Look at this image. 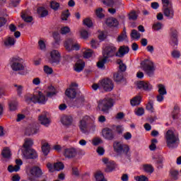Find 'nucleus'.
<instances>
[{
    "instance_id": "f257e3e1",
    "label": "nucleus",
    "mask_w": 181,
    "mask_h": 181,
    "mask_svg": "<svg viewBox=\"0 0 181 181\" xmlns=\"http://www.w3.org/2000/svg\"><path fill=\"white\" fill-rule=\"evenodd\" d=\"M165 139L169 149H175L179 146L180 142L179 136L176 135L173 130L169 129L167 131L165 134Z\"/></svg>"
},
{
    "instance_id": "f03ea898",
    "label": "nucleus",
    "mask_w": 181,
    "mask_h": 181,
    "mask_svg": "<svg viewBox=\"0 0 181 181\" xmlns=\"http://www.w3.org/2000/svg\"><path fill=\"white\" fill-rule=\"evenodd\" d=\"M103 56L104 59L97 63V66L99 69H103V67H104V64L107 63V59L117 56V47L114 45L106 46L104 49Z\"/></svg>"
},
{
    "instance_id": "7ed1b4c3",
    "label": "nucleus",
    "mask_w": 181,
    "mask_h": 181,
    "mask_svg": "<svg viewBox=\"0 0 181 181\" xmlns=\"http://www.w3.org/2000/svg\"><path fill=\"white\" fill-rule=\"evenodd\" d=\"M93 90L96 91V90L103 88L105 91H112L114 90V83L112 80L109 78H105L100 81L98 83H94L92 86Z\"/></svg>"
},
{
    "instance_id": "20e7f679",
    "label": "nucleus",
    "mask_w": 181,
    "mask_h": 181,
    "mask_svg": "<svg viewBox=\"0 0 181 181\" xmlns=\"http://www.w3.org/2000/svg\"><path fill=\"white\" fill-rule=\"evenodd\" d=\"M112 107H114V99L110 97H105L98 102V108L103 112H108V110Z\"/></svg>"
},
{
    "instance_id": "39448f33",
    "label": "nucleus",
    "mask_w": 181,
    "mask_h": 181,
    "mask_svg": "<svg viewBox=\"0 0 181 181\" xmlns=\"http://www.w3.org/2000/svg\"><path fill=\"white\" fill-rule=\"evenodd\" d=\"M113 149L117 155H128L129 146L119 141H115L113 143Z\"/></svg>"
},
{
    "instance_id": "423d86ee",
    "label": "nucleus",
    "mask_w": 181,
    "mask_h": 181,
    "mask_svg": "<svg viewBox=\"0 0 181 181\" xmlns=\"http://www.w3.org/2000/svg\"><path fill=\"white\" fill-rule=\"evenodd\" d=\"M26 173L30 181H35L36 177H40L43 175V172L39 166H33L29 170H27Z\"/></svg>"
},
{
    "instance_id": "0eeeda50",
    "label": "nucleus",
    "mask_w": 181,
    "mask_h": 181,
    "mask_svg": "<svg viewBox=\"0 0 181 181\" xmlns=\"http://www.w3.org/2000/svg\"><path fill=\"white\" fill-rule=\"evenodd\" d=\"M26 103H38L39 104H46V101H47V98L42 92H38V96L36 95H30L25 98Z\"/></svg>"
},
{
    "instance_id": "6e6552de",
    "label": "nucleus",
    "mask_w": 181,
    "mask_h": 181,
    "mask_svg": "<svg viewBox=\"0 0 181 181\" xmlns=\"http://www.w3.org/2000/svg\"><path fill=\"white\" fill-rule=\"evenodd\" d=\"M23 59L19 57H13L10 59L11 69H25L26 66L23 64Z\"/></svg>"
},
{
    "instance_id": "1a4fd4ad",
    "label": "nucleus",
    "mask_w": 181,
    "mask_h": 181,
    "mask_svg": "<svg viewBox=\"0 0 181 181\" xmlns=\"http://www.w3.org/2000/svg\"><path fill=\"white\" fill-rule=\"evenodd\" d=\"M102 136L107 141H114L115 139V133L112 129L105 127L102 130Z\"/></svg>"
},
{
    "instance_id": "9d476101",
    "label": "nucleus",
    "mask_w": 181,
    "mask_h": 181,
    "mask_svg": "<svg viewBox=\"0 0 181 181\" xmlns=\"http://www.w3.org/2000/svg\"><path fill=\"white\" fill-rule=\"evenodd\" d=\"M23 156L25 159H37L38 155L36 150L33 148H28L22 151Z\"/></svg>"
},
{
    "instance_id": "9b49d317",
    "label": "nucleus",
    "mask_w": 181,
    "mask_h": 181,
    "mask_svg": "<svg viewBox=\"0 0 181 181\" xmlns=\"http://www.w3.org/2000/svg\"><path fill=\"white\" fill-rule=\"evenodd\" d=\"M77 148L71 147L65 148L64 150L63 155L67 159H73L74 158H76V156H77Z\"/></svg>"
},
{
    "instance_id": "f8f14e48",
    "label": "nucleus",
    "mask_w": 181,
    "mask_h": 181,
    "mask_svg": "<svg viewBox=\"0 0 181 181\" xmlns=\"http://www.w3.org/2000/svg\"><path fill=\"white\" fill-rule=\"evenodd\" d=\"M73 87L78 88V84L76 83H71L70 88L66 89L65 94L66 97H69V98H76V95H77V91L76 88Z\"/></svg>"
},
{
    "instance_id": "ddd939ff",
    "label": "nucleus",
    "mask_w": 181,
    "mask_h": 181,
    "mask_svg": "<svg viewBox=\"0 0 181 181\" xmlns=\"http://www.w3.org/2000/svg\"><path fill=\"white\" fill-rule=\"evenodd\" d=\"M170 45L173 46V47L177 49V30L175 28H171L170 29Z\"/></svg>"
},
{
    "instance_id": "4468645a",
    "label": "nucleus",
    "mask_w": 181,
    "mask_h": 181,
    "mask_svg": "<svg viewBox=\"0 0 181 181\" xmlns=\"http://www.w3.org/2000/svg\"><path fill=\"white\" fill-rule=\"evenodd\" d=\"M23 165V162L21 159L16 160V165H8V170L10 173L13 172H19L21 170V166Z\"/></svg>"
},
{
    "instance_id": "2eb2a0df",
    "label": "nucleus",
    "mask_w": 181,
    "mask_h": 181,
    "mask_svg": "<svg viewBox=\"0 0 181 181\" xmlns=\"http://www.w3.org/2000/svg\"><path fill=\"white\" fill-rule=\"evenodd\" d=\"M51 58L49 59V63H59L60 62V53L59 51L54 49L50 53Z\"/></svg>"
},
{
    "instance_id": "dca6fc26",
    "label": "nucleus",
    "mask_w": 181,
    "mask_h": 181,
    "mask_svg": "<svg viewBox=\"0 0 181 181\" xmlns=\"http://www.w3.org/2000/svg\"><path fill=\"white\" fill-rule=\"evenodd\" d=\"M129 53V47L122 45L120 46L118 51L116 52L117 57L122 58L125 54H128Z\"/></svg>"
},
{
    "instance_id": "f3484780",
    "label": "nucleus",
    "mask_w": 181,
    "mask_h": 181,
    "mask_svg": "<svg viewBox=\"0 0 181 181\" xmlns=\"http://www.w3.org/2000/svg\"><path fill=\"white\" fill-rule=\"evenodd\" d=\"M137 87L139 90H144V91H151L153 87L149 83V82H145L144 81H141L137 83Z\"/></svg>"
},
{
    "instance_id": "a211bd4d",
    "label": "nucleus",
    "mask_w": 181,
    "mask_h": 181,
    "mask_svg": "<svg viewBox=\"0 0 181 181\" xmlns=\"http://www.w3.org/2000/svg\"><path fill=\"white\" fill-rule=\"evenodd\" d=\"M163 12L167 18H170L172 19V18L175 16V10H173V6L163 8Z\"/></svg>"
},
{
    "instance_id": "6ab92c4d",
    "label": "nucleus",
    "mask_w": 181,
    "mask_h": 181,
    "mask_svg": "<svg viewBox=\"0 0 181 181\" xmlns=\"http://www.w3.org/2000/svg\"><path fill=\"white\" fill-rule=\"evenodd\" d=\"M90 119V117L85 116L82 118V119L80 121L79 128L83 134L85 132H87V121Z\"/></svg>"
},
{
    "instance_id": "aec40b11",
    "label": "nucleus",
    "mask_w": 181,
    "mask_h": 181,
    "mask_svg": "<svg viewBox=\"0 0 181 181\" xmlns=\"http://www.w3.org/2000/svg\"><path fill=\"white\" fill-rule=\"evenodd\" d=\"M124 71H125V69L115 73L113 74L114 81H115L116 83H121V81L124 80Z\"/></svg>"
},
{
    "instance_id": "412c9836",
    "label": "nucleus",
    "mask_w": 181,
    "mask_h": 181,
    "mask_svg": "<svg viewBox=\"0 0 181 181\" xmlns=\"http://www.w3.org/2000/svg\"><path fill=\"white\" fill-rule=\"evenodd\" d=\"M38 121L42 125H44L45 127H48L50 125V119L47 118L46 115H40L38 117Z\"/></svg>"
},
{
    "instance_id": "4be33fe9",
    "label": "nucleus",
    "mask_w": 181,
    "mask_h": 181,
    "mask_svg": "<svg viewBox=\"0 0 181 181\" xmlns=\"http://www.w3.org/2000/svg\"><path fill=\"white\" fill-rule=\"evenodd\" d=\"M141 66L143 67V69H154L155 64L152 61H150L148 59H144V61H141Z\"/></svg>"
},
{
    "instance_id": "5701e85b",
    "label": "nucleus",
    "mask_w": 181,
    "mask_h": 181,
    "mask_svg": "<svg viewBox=\"0 0 181 181\" xmlns=\"http://www.w3.org/2000/svg\"><path fill=\"white\" fill-rule=\"evenodd\" d=\"M45 93L47 94V97H49V98H52L54 95H56L57 94V91H56V88H54L53 86H49L45 90Z\"/></svg>"
},
{
    "instance_id": "b1692460",
    "label": "nucleus",
    "mask_w": 181,
    "mask_h": 181,
    "mask_svg": "<svg viewBox=\"0 0 181 181\" xmlns=\"http://www.w3.org/2000/svg\"><path fill=\"white\" fill-rule=\"evenodd\" d=\"M105 23L107 26H108L109 28H112V26H118V20H117V18H109L106 19Z\"/></svg>"
},
{
    "instance_id": "393cba45",
    "label": "nucleus",
    "mask_w": 181,
    "mask_h": 181,
    "mask_svg": "<svg viewBox=\"0 0 181 181\" xmlns=\"http://www.w3.org/2000/svg\"><path fill=\"white\" fill-rule=\"evenodd\" d=\"M41 149L42 151V153L45 155V156H47L50 152V145H49V143L47 142H43L42 141V147Z\"/></svg>"
},
{
    "instance_id": "a878e982",
    "label": "nucleus",
    "mask_w": 181,
    "mask_h": 181,
    "mask_svg": "<svg viewBox=\"0 0 181 181\" xmlns=\"http://www.w3.org/2000/svg\"><path fill=\"white\" fill-rule=\"evenodd\" d=\"M75 42H76V40H74L73 38H69L66 40L64 43V46L65 49L68 52H70L71 50V47L73 46V44L75 43Z\"/></svg>"
},
{
    "instance_id": "bb28decb",
    "label": "nucleus",
    "mask_w": 181,
    "mask_h": 181,
    "mask_svg": "<svg viewBox=\"0 0 181 181\" xmlns=\"http://www.w3.org/2000/svg\"><path fill=\"white\" fill-rule=\"evenodd\" d=\"M39 133V128L37 127H28L25 130V135L30 136V135H36Z\"/></svg>"
},
{
    "instance_id": "cd10ccee",
    "label": "nucleus",
    "mask_w": 181,
    "mask_h": 181,
    "mask_svg": "<svg viewBox=\"0 0 181 181\" xmlns=\"http://www.w3.org/2000/svg\"><path fill=\"white\" fill-rule=\"evenodd\" d=\"M84 104V98H78L73 103V107H76V108H80V107H83Z\"/></svg>"
},
{
    "instance_id": "c85d7f7f",
    "label": "nucleus",
    "mask_w": 181,
    "mask_h": 181,
    "mask_svg": "<svg viewBox=\"0 0 181 181\" xmlns=\"http://www.w3.org/2000/svg\"><path fill=\"white\" fill-rule=\"evenodd\" d=\"M141 101H142V96L136 95L131 100L130 104L132 107H135L136 105H139Z\"/></svg>"
},
{
    "instance_id": "c756f323",
    "label": "nucleus",
    "mask_w": 181,
    "mask_h": 181,
    "mask_svg": "<svg viewBox=\"0 0 181 181\" xmlns=\"http://www.w3.org/2000/svg\"><path fill=\"white\" fill-rule=\"evenodd\" d=\"M61 122L63 125H71L73 118L71 116H64L61 119Z\"/></svg>"
},
{
    "instance_id": "7c9ffc66",
    "label": "nucleus",
    "mask_w": 181,
    "mask_h": 181,
    "mask_svg": "<svg viewBox=\"0 0 181 181\" xmlns=\"http://www.w3.org/2000/svg\"><path fill=\"white\" fill-rule=\"evenodd\" d=\"M18 101L16 100H10L8 102V110L9 111H16L18 110Z\"/></svg>"
},
{
    "instance_id": "2f4dec72",
    "label": "nucleus",
    "mask_w": 181,
    "mask_h": 181,
    "mask_svg": "<svg viewBox=\"0 0 181 181\" xmlns=\"http://www.w3.org/2000/svg\"><path fill=\"white\" fill-rule=\"evenodd\" d=\"M15 38L12 37H8L5 40H4V45L6 47H10V46H13L15 45Z\"/></svg>"
},
{
    "instance_id": "473e14b6",
    "label": "nucleus",
    "mask_w": 181,
    "mask_h": 181,
    "mask_svg": "<svg viewBox=\"0 0 181 181\" xmlns=\"http://www.w3.org/2000/svg\"><path fill=\"white\" fill-rule=\"evenodd\" d=\"M37 13L40 15V18H45L49 15V11L44 7H40L37 8Z\"/></svg>"
},
{
    "instance_id": "72a5a7b5",
    "label": "nucleus",
    "mask_w": 181,
    "mask_h": 181,
    "mask_svg": "<svg viewBox=\"0 0 181 181\" xmlns=\"http://www.w3.org/2000/svg\"><path fill=\"white\" fill-rule=\"evenodd\" d=\"M13 87L15 88L18 97H21L22 94H23V86L14 83Z\"/></svg>"
},
{
    "instance_id": "f704fd0d",
    "label": "nucleus",
    "mask_w": 181,
    "mask_h": 181,
    "mask_svg": "<svg viewBox=\"0 0 181 181\" xmlns=\"http://www.w3.org/2000/svg\"><path fill=\"white\" fill-rule=\"evenodd\" d=\"M23 146V148H25V149H29V148H30V146H33V139H25Z\"/></svg>"
},
{
    "instance_id": "c9c22d12",
    "label": "nucleus",
    "mask_w": 181,
    "mask_h": 181,
    "mask_svg": "<svg viewBox=\"0 0 181 181\" xmlns=\"http://www.w3.org/2000/svg\"><path fill=\"white\" fill-rule=\"evenodd\" d=\"M14 74H20L21 76H26L28 69H13Z\"/></svg>"
},
{
    "instance_id": "e433bc0d",
    "label": "nucleus",
    "mask_w": 181,
    "mask_h": 181,
    "mask_svg": "<svg viewBox=\"0 0 181 181\" xmlns=\"http://www.w3.org/2000/svg\"><path fill=\"white\" fill-rule=\"evenodd\" d=\"M95 177L97 181H106L104 177V174L101 171H97L95 174Z\"/></svg>"
},
{
    "instance_id": "4c0bfd02",
    "label": "nucleus",
    "mask_w": 181,
    "mask_h": 181,
    "mask_svg": "<svg viewBox=\"0 0 181 181\" xmlns=\"http://www.w3.org/2000/svg\"><path fill=\"white\" fill-rule=\"evenodd\" d=\"M85 66H86V62H84V61L81 59H79L75 64L74 69H84Z\"/></svg>"
},
{
    "instance_id": "58836bf2",
    "label": "nucleus",
    "mask_w": 181,
    "mask_h": 181,
    "mask_svg": "<svg viewBox=\"0 0 181 181\" xmlns=\"http://www.w3.org/2000/svg\"><path fill=\"white\" fill-rule=\"evenodd\" d=\"M21 18L24 22L30 23L33 21V17L28 16L26 13H22Z\"/></svg>"
},
{
    "instance_id": "ea45409f",
    "label": "nucleus",
    "mask_w": 181,
    "mask_h": 181,
    "mask_svg": "<svg viewBox=\"0 0 181 181\" xmlns=\"http://www.w3.org/2000/svg\"><path fill=\"white\" fill-rule=\"evenodd\" d=\"M114 169H115V163L114 161H110V163H108L107 165L105 172H107V173L112 172Z\"/></svg>"
},
{
    "instance_id": "a19ab883",
    "label": "nucleus",
    "mask_w": 181,
    "mask_h": 181,
    "mask_svg": "<svg viewBox=\"0 0 181 181\" xmlns=\"http://www.w3.org/2000/svg\"><path fill=\"white\" fill-rule=\"evenodd\" d=\"M104 9L103 8H98L95 10V15L100 19H103V18L105 17V15L103 13Z\"/></svg>"
},
{
    "instance_id": "79ce46f5",
    "label": "nucleus",
    "mask_w": 181,
    "mask_h": 181,
    "mask_svg": "<svg viewBox=\"0 0 181 181\" xmlns=\"http://www.w3.org/2000/svg\"><path fill=\"white\" fill-rule=\"evenodd\" d=\"M179 107L175 106L172 113L173 119H177L179 118Z\"/></svg>"
},
{
    "instance_id": "37998d69",
    "label": "nucleus",
    "mask_w": 181,
    "mask_h": 181,
    "mask_svg": "<svg viewBox=\"0 0 181 181\" xmlns=\"http://www.w3.org/2000/svg\"><path fill=\"white\" fill-rule=\"evenodd\" d=\"M127 37V30L125 28L123 30V32L119 35L117 37V42H122L125 40V39Z\"/></svg>"
},
{
    "instance_id": "c03bdc74",
    "label": "nucleus",
    "mask_w": 181,
    "mask_h": 181,
    "mask_svg": "<svg viewBox=\"0 0 181 181\" xmlns=\"http://www.w3.org/2000/svg\"><path fill=\"white\" fill-rule=\"evenodd\" d=\"M54 170H63L64 169V164L62 162L55 163L54 164Z\"/></svg>"
},
{
    "instance_id": "a18cd8bd",
    "label": "nucleus",
    "mask_w": 181,
    "mask_h": 181,
    "mask_svg": "<svg viewBox=\"0 0 181 181\" xmlns=\"http://www.w3.org/2000/svg\"><path fill=\"white\" fill-rule=\"evenodd\" d=\"M158 94H161L163 95H166L168 94V92L166 91V88H165V86L162 84L158 85Z\"/></svg>"
},
{
    "instance_id": "49530a36",
    "label": "nucleus",
    "mask_w": 181,
    "mask_h": 181,
    "mask_svg": "<svg viewBox=\"0 0 181 181\" xmlns=\"http://www.w3.org/2000/svg\"><path fill=\"white\" fill-rule=\"evenodd\" d=\"M3 158H11V150L8 148H4L2 151Z\"/></svg>"
},
{
    "instance_id": "de8ad7c7",
    "label": "nucleus",
    "mask_w": 181,
    "mask_h": 181,
    "mask_svg": "<svg viewBox=\"0 0 181 181\" xmlns=\"http://www.w3.org/2000/svg\"><path fill=\"white\" fill-rule=\"evenodd\" d=\"M129 21H136L138 19V15H136V11H132L129 13Z\"/></svg>"
},
{
    "instance_id": "09e8293b",
    "label": "nucleus",
    "mask_w": 181,
    "mask_h": 181,
    "mask_svg": "<svg viewBox=\"0 0 181 181\" xmlns=\"http://www.w3.org/2000/svg\"><path fill=\"white\" fill-rule=\"evenodd\" d=\"M144 170L147 173H153V170H155V169L153 168V166H152L151 165H144Z\"/></svg>"
},
{
    "instance_id": "8fccbe9b",
    "label": "nucleus",
    "mask_w": 181,
    "mask_h": 181,
    "mask_svg": "<svg viewBox=\"0 0 181 181\" xmlns=\"http://www.w3.org/2000/svg\"><path fill=\"white\" fill-rule=\"evenodd\" d=\"M130 35L132 39H139L141 37V33H138L136 30H132Z\"/></svg>"
},
{
    "instance_id": "3c124183",
    "label": "nucleus",
    "mask_w": 181,
    "mask_h": 181,
    "mask_svg": "<svg viewBox=\"0 0 181 181\" xmlns=\"http://www.w3.org/2000/svg\"><path fill=\"white\" fill-rule=\"evenodd\" d=\"M102 2L104 5L106 6H108L109 8H113L114 7V0H102Z\"/></svg>"
},
{
    "instance_id": "603ef678",
    "label": "nucleus",
    "mask_w": 181,
    "mask_h": 181,
    "mask_svg": "<svg viewBox=\"0 0 181 181\" xmlns=\"http://www.w3.org/2000/svg\"><path fill=\"white\" fill-rule=\"evenodd\" d=\"M84 59H90L93 56V50L91 49H87L85 52H83V54Z\"/></svg>"
},
{
    "instance_id": "864d4df0",
    "label": "nucleus",
    "mask_w": 181,
    "mask_h": 181,
    "mask_svg": "<svg viewBox=\"0 0 181 181\" xmlns=\"http://www.w3.org/2000/svg\"><path fill=\"white\" fill-rule=\"evenodd\" d=\"M146 108L148 111H150V112H153V100H149Z\"/></svg>"
},
{
    "instance_id": "5fc2aeb1",
    "label": "nucleus",
    "mask_w": 181,
    "mask_h": 181,
    "mask_svg": "<svg viewBox=\"0 0 181 181\" xmlns=\"http://www.w3.org/2000/svg\"><path fill=\"white\" fill-rule=\"evenodd\" d=\"M144 73L148 76V77H152L155 74V69H144Z\"/></svg>"
},
{
    "instance_id": "6e6d98bb",
    "label": "nucleus",
    "mask_w": 181,
    "mask_h": 181,
    "mask_svg": "<svg viewBox=\"0 0 181 181\" xmlns=\"http://www.w3.org/2000/svg\"><path fill=\"white\" fill-rule=\"evenodd\" d=\"M50 6L52 9H54V11H57V9H59L60 7V4L57 1H52L50 2Z\"/></svg>"
},
{
    "instance_id": "4d7b16f0",
    "label": "nucleus",
    "mask_w": 181,
    "mask_h": 181,
    "mask_svg": "<svg viewBox=\"0 0 181 181\" xmlns=\"http://www.w3.org/2000/svg\"><path fill=\"white\" fill-rule=\"evenodd\" d=\"M69 16H70V12L69 11V10H66L62 12V14L61 16V19L62 21H67V18H69Z\"/></svg>"
},
{
    "instance_id": "13d9d810",
    "label": "nucleus",
    "mask_w": 181,
    "mask_h": 181,
    "mask_svg": "<svg viewBox=\"0 0 181 181\" xmlns=\"http://www.w3.org/2000/svg\"><path fill=\"white\" fill-rule=\"evenodd\" d=\"M135 114L138 117H141V115H144L145 114V110H144V107H139L135 110Z\"/></svg>"
},
{
    "instance_id": "bf43d9fd",
    "label": "nucleus",
    "mask_w": 181,
    "mask_h": 181,
    "mask_svg": "<svg viewBox=\"0 0 181 181\" xmlns=\"http://www.w3.org/2000/svg\"><path fill=\"white\" fill-rule=\"evenodd\" d=\"M83 22V25L88 28H91V26H93V21L90 18H85Z\"/></svg>"
},
{
    "instance_id": "052dcab7",
    "label": "nucleus",
    "mask_w": 181,
    "mask_h": 181,
    "mask_svg": "<svg viewBox=\"0 0 181 181\" xmlns=\"http://www.w3.org/2000/svg\"><path fill=\"white\" fill-rule=\"evenodd\" d=\"M54 40H55V43L59 45L60 42V34L57 32H54L52 35Z\"/></svg>"
},
{
    "instance_id": "680f3d73",
    "label": "nucleus",
    "mask_w": 181,
    "mask_h": 181,
    "mask_svg": "<svg viewBox=\"0 0 181 181\" xmlns=\"http://www.w3.org/2000/svg\"><path fill=\"white\" fill-rule=\"evenodd\" d=\"M172 57H174V59H179L180 57V52L178 50L174 49L172 53Z\"/></svg>"
},
{
    "instance_id": "e2e57ef3",
    "label": "nucleus",
    "mask_w": 181,
    "mask_h": 181,
    "mask_svg": "<svg viewBox=\"0 0 181 181\" xmlns=\"http://www.w3.org/2000/svg\"><path fill=\"white\" fill-rule=\"evenodd\" d=\"M117 64H119V69H127V65L122 62V59H117Z\"/></svg>"
},
{
    "instance_id": "0e129e2a",
    "label": "nucleus",
    "mask_w": 181,
    "mask_h": 181,
    "mask_svg": "<svg viewBox=\"0 0 181 181\" xmlns=\"http://www.w3.org/2000/svg\"><path fill=\"white\" fill-rule=\"evenodd\" d=\"M163 2V8H167L169 6H172V2L169 0H162Z\"/></svg>"
},
{
    "instance_id": "69168bd1",
    "label": "nucleus",
    "mask_w": 181,
    "mask_h": 181,
    "mask_svg": "<svg viewBox=\"0 0 181 181\" xmlns=\"http://www.w3.org/2000/svg\"><path fill=\"white\" fill-rule=\"evenodd\" d=\"M67 33H70V28L66 26L61 28L62 35H67Z\"/></svg>"
},
{
    "instance_id": "338daca9",
    "label": "nucleus",
    "mask_w": 181,
    "mask_h": 181,
    "mask_svg": "<svg viewBox=\"0 0 181 181\" xmlns=\"http://www.w3.org/2000/svg\"><path fill=\"white\" fill-rule=\"evenodd\" d=\"M136 181H149V180L145 175H140L135 177Z\"/></svg>"
},
{
    "instance_id": "774afa93",
    "label": "nucleus",
    "mask_w": 181,
    "mask_h": 181,
    "mask_svg": "<svg viewBox=\"0 0 181 181\" xmlns=\"http://www.w3.org/2000/svg\"><path fill=\"white\" fill-rule=\"evenodd\" d=\"M81 37H82V39H87L88 37V32L86 30H81Z\"/></svg>"
}]
</instances>
